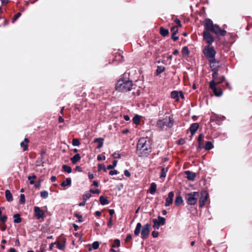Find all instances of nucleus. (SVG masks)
I'll return each mask as SVG.
<instances>
[{"mask_svg": "<svg viewBox=\"0 0 252 252\" xmlns=\"http://www.w3.org/2000/svg\"><path fill=\"white\" fill-rule=\"evenodd\" d=\"M136 153L139 157H145L151 152V142L147 138H141L137 144Z\"/></svg>", "mask_w": 252, "mask_h": 252, "instance_id": "nucleus-1", "label": "nucleus"}, {"mask_svg": "<svg viewBox=\"0 0 252 252\" xmlns=\"http://www.w3.org/2000/svg\"><path fill=\"white\" fill-rule=\"evenodd\" d=\"M204 25L205 27L204 31H207L209 32L210 31L216 34L221 35H224L226 33L225 31L220 29L217 25L214 24L213 21L209 19H207L204 21Z\"/></svg>", "mask_w": 252, "mask_h": 252, "instance_id": "nucleus-2", "label": "nucleus"}, {"mask_svg": "<svg viewBox=\"0 0 252 252\" xmlns=\"http://www.w3.org/2000/svg\"><path fill=\"white\" fill-rule=\"evenodd\" d=\"M174 125V119L170 116L160 118L157 122L156 126L160 130H163L165 127L171 128Z\"/></svg>", "mask_w": 252, "mask_h": 252, "instance_id": "nucleus-3", "label": "nucleus"}, {"mask_svg": "<svg viewBox=\"0 0 252 252\" xmlns=\"http://www.w3.org/2000/svg\"><path fill=\"white\" fill-rule=\"evenodd\" d=\"M150 227L151 225L149 223H147L142 228L141 224L138 222L134 231L135 235H138L141 231V238L143 239L147 238L150 233Z\"/></svg>", "mask_w": 252, "mask_h": 252, "instance_id": "nucleus-4", "label": "nucleus"}, {"mask_svg": "<svg viewBox=\"0 0 252 252\" xmlns=\"http://www.w3.org/2000/svg\"><path fill=\"white\" fill-rule=\"evenodd\" d=\"M131 81L127 80H119L116 85V90L120 92H125L130 91L132 88Z\"/></svg>", "mask_w": 252, "mask_h": 252, "instance_id": "nucleus-5", "label": "nucleus"}, {"mask_svg": "<svg viewBox=\"0 0 252 252\" xmlns=\"http://www.w3.org/2000/svg\"><path fill=\"white\" fill-rule=\"evenodd\" d=\"M199 196V192H191L186 194L185 199L189 205H193L196 203Z\"/></svg>", "mask_w": 252, "mask_h": 252, "instance_id": "nucleus-6", "label": "nucleus"}, {"mask_svg": "<svg viewBox=\"0 0 252 252\" xmlns=\"http://www.w3.org/2000/svg\"><path fill=\"white\" fill-rule=\"evenodd\" d=\"M203 52L206 57L209 60L214 59V57L216 55V51L213 47H211L210 45L205 47Z\"/></svg>", "mask_w": 252, "mask_h": 252, "instance_id": "nucleus-7", "label": "nucleus"}, {"mask_svg": "<svg viewBox=\"0 0 252 252\" xmlns=\"http://www.w3.org/2000/svg\"><path fill=\"white\" fill-rule=\"evenodd\" d=\"M216 85L217 83L214 80L210 82V87L213 90L215 95L217 96H220L222 94V92L221 89H217L216 87Z\"/></svg>", "mask_w": 252, "mask_h": 252, "instance_id": "nucleus-8", "label": "nucleus"}, {"mask_svg": "<svg viewBox=\"0 0 252 252\" xmlns=\"http://www.w3.org/2000/svg\"><path fill=\"white\" fill-rule=\"evenodd\" d=\"M153 221L154 222L153 228L156 229H158L160 225L164 224L165 220L164 218L159 216L158 220L156 219H154Z\"/></svg>", "mask_w": 252, "mask_h": 252, "instance_id": "nucleus-9", "label": "nucleus"}, {"mask_svg": "<svg viewBox=\"0 0 252 252\" xmlns=\"http://www.w3.org/2000/svg\"><path fill=\"white\" fill-rule=\"evenodd\" d=\"M34 214L37 219H43L45 216L44 211L37 206L34 207Z\"/></svg>", "mask_w": 252, "mask_h": 252, "instance_id": "nucleus-10", "label": "nucleus"}, {"mask_svg": "<svg viewBox=\"0 0 252 252\" xmlns=\"http://www.w3.org/2000/svg\"><path fill=\"white\" fill-rule=\"evenodd\" d=\"M203 37L204 39L206 41L207 43L209 45L212 44V43L214 42V39L213 37L207 31H204Z\"/></svg>", "mask_w": 252, "mask_h": 252, "instance_id": "nucleus-11", "label": "nucleus"}, {"mask_svg": "<svg viewBox=\"0 0 252 252\" xmlns=\"http://www.w3.org/2000/svg\"><path fill=\"white\" fill-rule=\"evenodd\" d=\"M171 98L175 99L176 101L179 100L180 97L182 99L184 98V95L183 93L181 91H172L171 93Z\"/></svg>", "mask_w": 252, "mask_h": 252, "instance_id": "nucleus-12", "label": "nucleus"}, {"mask_svg": "<svg viewBox=\"0 0 252 252\" xmlns=\"http://www.w3.org/2000/svg\"><path fill=\"white\" fill-rule=\"evenodd\" d=\"M208 196V193L206 191H204L201 193V196L199 200V204L200 207H202L205 205V203L207 201Z\"/></svg>", "mask_w": 252, "mask_h": 252, "instance_id": "nucleus-13", "label": "nucleus"}, {"mask_svg": "<svg viewBox=\"0 0 252 252\" xmlns=\"http://www.w3.org/2000/svg\"><path fill=\"white\" fill-rule=\"evenodd\" d=\"M174 195L173 192H170L168 193V195L166 199V202L165 204V206L166 207L169 206V205H170V204L172 203Z\"/></svg>", "mask_w": 252, "mask_h": 252, "instance_id": "nucleus-14", "label": "nucleus"}, {"mask_svg": "<svg viewBox=\"0 0 252 252\" xmlns=\"http://www.w3.org/2000/svg\"><path fill=\"white\" fill-rule=\"evenodd\" d=\"M210 62V66L212 69V70H216L219 67V63L215 60V59H213L209 60Z\"/></svg>", "mask_w": 252, "mask_h": 252, "instance_id": "nucleus-15", "label": "nucleus"}, {"mask_svg": "<svg viewBox=\"0 0 252 252\" xmlns=\"http://www.w3.org/2000/svg\"><path fill=\"white\" fill-rule=\"evenodd\" d=\"M185 174L187 175V178L188 180L193 181L196 177V174L195 173L190 172L189 171H186Z\"/></svg>", "mask_w": 252, "mask_h": 252, "instance_id": "nucleus-16", "label": "nucleus"}, {"mask_svg": "<svg viewBox=\"0 0 252 252\" xmlns=\"http://www.w3.org/2000/svg\"><path fill=\"white\" fill-rule=\"evenodd\" d=\"M198 127L199 126L197 123H194L190 127V131L192 135H193L195 133L198 129Z\"/></svg>", "mask_w": 252, "mask_h": 252, "instance_id": "nucleus-17", "label": "nucleus"}, {"mask_svg": "<svg viewBox=\"0 0 252 252\" xmlns=\"http://www.w3.org/2000/svg\"><path fill=\"white\" fill-rule=\"evenodd\" d=\"M5 195L6 199L8 201L11 202L13 200L12 195L9 190L7 189L5 190Z\"/></svg>", "mask_w": 252, "mask_h": 252, "instance_id": "nucleus-18", "label": "nucleus"}, {"mask_svg": "<svg viewBox=\"0 0 252 252\" xmlns=\"http://www.w3.org/2000/svg\"><path fill=\"white\" fill-rule=\"evenodd\" d=\"M149 192L151 194H154L157 190V185L155 183H152L151 184Z\"/></svg>", "mask_w": 252, "mask_h": 252, "instance_id": "nucleus-19", "label": "nucleus"}, {"mask_svg": "<svg viewBox=\"0 0 252 252\" xmlns=\"http://www.w3.org/2000/svg\"><path fill=\"white\" fill-rule=\"evenodd\" d=\"M104 139L102 138H98L94 139V142L98 143V145L97 146V149L101 148L103 144Z\"/></svg>", "mask_w": 252, "mask_h": 252, "instance_id": "nucleus-20", "label": "nucleus"}, {"mask_svg": "<svg viewBox=\"0 0 252 252\" xmlns=\"http://www.w3.org/2000/svg\"><path fill=\"white\" fill-rule=\"evenodd\" d=\"M81 159V157L79 154H77L75 155L71 158V160L73 164H75L79 161Z\"/></svg>", "mask_w": 252, "mask_h": 252, "instance_id": "nucleus-21", "label": "nucleus"}, {"mask_svg": "<svg viewBox=\"0 0 252 252\" xmlns=\"http://www.w3.org/2000/svg\"><path fill=\"white\" fill-rule=\"evenodd\" d=\"M29 142V140L27 138H25L24 141L21 142L20 146L23 148L24 151H26L28 148L27 144Z\"/></svg>", "mask_w": 252, "mask_h": 252, "instance_id": "nucleus-22", "label": "nucleus"}, {"mask_svg": "<svg viewBox=\"0 0 252 252\" xmlns=\"http://www.w3.org/2000/svg\"><path fill=\"white\" fill-rule=\"evenodd\" d=\"M100 203L103 205H106V204H108L109 203V202L107 199L106 197H104L103 196H101L100 197Z\"/></svg>", "mask_w": 252, "mask_h": 252, "instance_id": "nucleus-23", "label": "nucleus"}, {"mask_svg": "<svg viewBox=\"0 0 252 252\" xmlns=\"http://www.w3.org/2000/svg\"><path fill=\"white\" fill-rule=\"evenodd\" d=\"M183 198H182V197L180 196H178L176 197V198L175 204L176 205L179 206V205H181L183 203Z\"/></svg>", "mask_w": 252, "mask_h": 252, "instance_id": "nucleus-24", "label": "nucleus"}, {"mask_svg": "<svg viewBox=\"0 0 252 252\" xmlns=\"http://www.w3.org/2000/svg\"><path fill=\"white\" fill-rule=\"evenodd\" d=\"M182 53L183 57H187L189 54V51L187 47H184L182 50Z\"/></svg>", "mask_w": 252, "mask_h": 252, "instance_id": "nucleus-25", "label": "nucleus"}, {"mask_svg": "<svg viewBox=\"0 0 252 252\" xmlns=\"http://www.w3.org/2000/svg\"><path fill=\"white\" fill-rule=\"evenodd\" d=\"M141 116L139 115H135L133 118V123L136 125H138L140 123Z\"/></svg>", "mask_w": 252, "mask_h": 252, "instance_id": "nucleus-26", "label": "nucleus"}, {"mask_svg": "<svg viewBox=\"0 0 252 252\" xmlns=\"http://www.w3.org/2000/svg\"><path fill=\"white\" fill-rule=\"evenodd\" d=\"M71 183V180L70 178H67L65 181L62 182L61 185L63 187L70 186Z\"/></svg>", "mask_w": 252, "mask_h": 252, "instance_id": "nucleus-27", "label": "nucleus"}, {"mask_svg": "<svg viewBox=\"0 0 252 252\" xmlns=\"http://www.w3.org/2000/svg\"><path fill=\"white\" fill-rule=\"evenodd\" d=\"M213 148V144L210 142V141H208L207 142L205 145V149L207 150H211L212 149V148Z\"/></svg>", "mask_w": 252, "mask_h": 252, "instance_id": "nucleus-28", "label": "nucleus"}, {"mask_svg": "<svg viewBox=\"0 0 252 252\" xmlns=\"http://www.w3.org/2000/svg\"><path fill=\"white\" fill-rule=\"evenodd\" d=\"M160 34L163 36H166L168 34V31L163 28H161L160 30Z\"/></svg>", "mask_w": 252, "mask_h": 252, "instance_id": "nucleus-29", "label": "nucleus"}, {"mask_svg": "<svg viewBox=\"0 0 252 252\" xmlns=\"http://www.w3.org/2000/svg\"><path fill=\"white\" fill-rule=\"evenodd\" d=\"M14 222L15 223H19L21 221V219L20 217V215L18 214H16L14 215Z\"/></svg>", "mask_w": 252, "mask_h": 252, "instance_id": "nucleus-30", "label": "nucleus"}, {"mask_svg": "<svg viewBox=\"0 0 252 252\" xmlns=\"http://www.w3.org/2000/svg\"><path fill=\"white\" fill-rule=\"evenodd\" d=\"M117 160H114L113 164L112 165H108L107 167V169L108 170L113 169V168H114V167H115L117 166Z\"/></svg>", "mask_w": 252, "mask_h": 252, "instance_id": "nucleus-31", "label": "nucleus"}, {"mask_svg": "<svg viewBox=\"0 0 252 252\" xmlns=\"http://www.w3.org/2000/svg\"><path fill=\"white\" fill-rule=\"evenodd\" d=\"M63 167L65 172H66L68 173H70L71 172L72 170H71V168L70 167L64 165L63 166Z\"/></svg>", "mask_w": 252, "mask_h": 252, "instance_id": "nucleus-32", "label": "nucleus"}, {"mask_svg": "<svg viewBox=\"0 0 252 252\" xmlns=\"http://www.w3.org/2000/svg\"><path fill=\"white\" fill-rule=\"evenodd\" d=\"M41 196L43 198H47L48 197V192L47 191H43L40 193Z\"/></svg>", "mask_w": 252, "mask_h": 252, "instance_id": "nucleus-33", "label": "nucleus"}, {"mask_svg": "<svg viewBox=\"0 0 252 252\" xmlns=\"http://www.w3.org/2000/svg\"><path fill=\"white\" fill-rule=\"evenodd\" d=\"M98 169L99 171H100L101 170H103L105 172H106L107 170H108L107 169V168H105L104 165L101 164H98Z\"/></svg>", "mask_w": 252, "mask_h": 252, "instance_id": "nucleus-34", "label": "nucleus"}, {"mask_svg": "<svg viewBox=\"0 0 252 252\" xmlns=\"http://www.w3.org/2000/svg\"><path fill=\"white\" fill-rule=\"evenodd\" d=\"M167 171V169L163 168L162 169L161 173L160 176V178H164L166 176Z\"/></svg>", "mask_w": 252, "mask_h": 252, "instance_id": "nucleus-35", "label": "nucleus"}, {"mask_svg": "<svg viewBox=\"0 0 252 252\" xmlns=\"http://www.w3.org/2000/svg\"><path fill=\"white\" fill-rule=\"evenodd\" d=\"M80 143L78 139H73L72 140V145L74 146H78L80 145Z\"/></svg>", "mask_w": 252, "mask_h": 252, "instance_id": "nucleus-36", "label": "nucleus"}, {"mask_svg": "<svg viewBox=\"0 0 252 252\" xmlns=\"http://www.w3.org/2000/svg\"><path fill=\"white\" fill-rule=\"evenodd\" d=\"M171 31L172 32V34H175L178 32V26H173L171 28Z\"/></svg>", "mask_w": 252, "mask_h": 252, "instance_id": "nucleus-37", "label": "nucleus"}, {"mask_svg": "<svg viewBox=\"0 0 252 252\" xmlns=\"http://www.w3.org/2000/svg\"><path fill=\"white\" fill-rule=\"evenodd\" d=\"M99 243L97 241L94 242L92 244L93 248L94 250H96L99 247Z\"/></svg>", "mask_w": 252, "mask_h": 252, "instance_id": "nucleus-38", "label": "nucleus"}, {"mask_svg": "<svg viewBox=\"0 0 252 252\" xmlns=\"http://www.w3.org/2000/svg\"><path fill=\"white\" fill-rule=\"evenodd\" d=\"M56 244H57V248L59 250H63L64 249V248L65 247V246L64 244H61L59 243H56Z\"/></svg>", "mask_w": 252, "mask_h": 252, "instance_id": "nucleus-39", "label": "nucleus"}, {"mask_svg": "<svg viewBox=\"0 0 252 252\" xmlns=\"http://www.w3.org/2000/svg\"><path fill=\"white\" fill-rule=\"evenodd\" d=\"M115 244L112 246L113 247H115V246L117 247H119L120 246V241L118 239H116L114 241Z\"/></svg>", "mask_w": 252, "mask_h": 252, "instance_id": "nucleus-40", "label": "nucleus"}, {"mask_svg": "<svg viewBox=\"0 0 252 252\" xmlns=\"http://www.w3.org/2000/svg\"><path fill=\"white\" fill-rule=\"evenodd\" d=\"M91 197L90 193H87L84 195V200L86 201L87 200L89 199Z\"/></svg>", "mask_w": 252, "mask_h": 252, "instance_id": "nucleus-41", "label": "nucleus"}, {"mask_svg": "<svg viewBox=\"0 0 252 252\" xmlns=\"http://www.w3.org/2000/svg\"><path fill=\"white\" fill-rule=\"evenodd\" d=\"M0 220L2 223H4L7 220V217L6 216H1L0 217Z\"/></svg>", "mask_w": 252, "mask_h": 252, "instance_id": "nucleus-42", "label": "nucleus"}, {"mask_svg": "<svg viewBox=\"0 0 252 252\" xmlns=\"http://www.w3.org/2000/svg\"><path fill=\"white\" fill-rule=\"evenodd\" d=\"M25 196L24 194H21L20 195V202L22 204L25 203Z\"/></svg>", "mask_w": 252, "mask_h": 252, "instance_id": "nucleus-43", "label": "nucleus"}, {"mask_svg": "<svg viewBox=\"0 0 252 252\" xmlns=\"http://www.w3.org/2000/svg\"><path fill=\"white\" fill-rule=\"evenodd\" d=\"M112 156L115 158H120L121 157L120 154L118 153H114L113 154Z\"/></svg>", "mask_w": 252, "mask_h": 252, "instance_id": "nucleus-44", "label": "nucleus"}, {"mask_svg": "<svg viewBox=\"0 0 252 252\" xmlns=\"http://www.w3.org/2000/svg\"><path fill=\"white\" fill-rule=\"evenodd\" d=\"M214 72L213 74H212V77L213 78V80L215 81V80L217 78L218 73H217V70H214Z\"/></svg>", "mask_w": 252, "mask_h": 252, "instance_id": "nucleus-45", "label": "nucleus"}, {"mask_svg": "<svg viewBox=\"0 0 252 252\" xmlns=\"http://www.w3.org/2000/svg\"><path fill=\"white\" fill-rule=\"evenodd\" d=\"M152 236L154 238H157L158 236V231H154L152 233Z\"/></svg>", "mask_w": 252, "mask_h": 252, "instance_id": "nucleus-46", "label": "nucleus"}, {"mask_svg": "<svg viewBox=\"0 0 252 252\" xmlns=\"http://www.w3.org/2000/svg\"><path fill=\"white\" fill-rule=\"evenodd\" d=\"M118 171L116 170H111L109 172V174L111 175H117V174H118Z\"/></svg>", "mask_w": 252, "mask_h": 252, "instance_id": "nucleus-47", "label": "nucleus"}, {"mask_svg": "<svg viewBox=\"0 0 252 252\" xmlns=\"http://www.w3.org/2000/svg\"><path fill=\"white\" fill-rule=\"evenodd\" d=\"M224 78L223 77H221L219 78V81H215L217 83V85L218 84L221 83L224 80Z\"/></svg>", "mask_w": 252, "mask_h": 252, "instance_id": "nucleus-48", "label": "nucleus"}, {"mask_svg": "<svg viewBox=\"0 0 252 252\" xmlns=\"http://www.w3.org/2000/svg\"><path fill=\"white\" fill-rule=\"evenodd\" d=\"M203 137V136L202 134H200V135L198 137V140L199 142L200 146L201 145V142L202 141Z\"/></svg>", "mask_w": 252, "mask_h": 252, "instance_id": "nucleus-49", "label": "nucleus"}, {"mask_svg": "<svg viewBox=\"0 0 252 252\" xmlns=\"http://www.w3.org/2000/svg\"><path fill=\"white\" fill-rule=\"evenodd\" d=\"M107 225L108 226V227H109L110 228H111L112 226V225H113V222H112V218H111L107 223Z\"/></svg>", "mask_w": 252, "mask_h": 252, "instance_id": "nucleus-50", "label": "nucleus"}, {"mask_svg": "<svg viewBox=\"0 0 252 252\" xmlns=\"http://www.w3.org/2000/svg\"><path fill=\"white\" fill-rule=\"evenodd\" d=\"M21 16V13L20 12L19 13H17L15 16H14V19H13V22L14 21H15L16 20H17L20 16Z\"/></svg>", "mask_w": 252, "mask_h": 252, "instance_id": "nucleus-51", "label": "nucleus"}, {"mask_svg": "<svg viewBox=\"0 0 252 252\" xmlns=\"http://www.w3.org/2000/svg\"><path fill=\"white\" fill-rule=\"evenodd\" d=\"M90 191L93 193L99 194L100 193V191L97 189H96L95 190L91 189Z\"/></svg>", "mask_w": 252, "mask_h": 252, "instance_id": "nucleus-52", "label": "nucleus"}, {"mask_svg": "<svg viewBox=\"0 0 252 252\" xmlns=\"http://www.w3.org/2000/svg\"><path fill=\"white\" fill-rule=\"evenodd\" d=\"M175 22L177 24V26H178V27H181V23H180V21L179 19H176L175 20Z\"/></svg>", "mask_w": 252, "mask_h": 252, "instance_id": "nucleus-53", "label": "nucleus"}, {"mask_svg": "<svg viewBox=\"0 0 252 252\" xmlns=\"http://www.w3.org/2000/svg\"><path fill=\"white\" fill-rule=\"evenodd\" d=\"M75 216L79 219V220H78V221L79 222H82V220H81V218H82V216L81 215H79L77 214H75Z\"/></svg>", "mask_w": 252, "mask_h": 252, "instance_id": "nucleus-54", "label": "nucleus"}, {"mask_svg": "<svg viewBox=\"0 0 252 252\" xmlns=\"http://www.w3.org/2000/svg\"><path fill=\"white\" fill-rule=\"evenodd\" d=\"M124 174H125V176H126V177H129L130 176V173L127 170H125Z\"/></svg>", "mask_w": 252, "mask_h": 252, "instance_id": "nucleus-55", "label": "nucleus"}, {"mask_svg": "<svg viewBox=\"0 0 252 252\" xmlns=\"http://www.w3.org/2000/svg\"><path fill=\"white\" fill-rule=\"evenodd\" d=\"M132 239V236L130 234H128L127 235L126 238V241L128 242L129 240Z\"/></svg>", "mask_w": 252, "mask_h": 252, "instance_id": "nucleus-56", "label": "nucleus"}, {"mask_svg": "<svg viewBox=\"0 0 252 252\" xmlns=\"http://www.w3.org/2000/svg\"><path fill=\"white\" fill-rule=\"evenodd\" d=\"M56 244V242L55 243H52L50 245V246H49V249L50 250H52L54 247V245Z\"/></svg>", "mask_w": 252, "mask_h": 252, "instance_id": "nucleus-57", "label": "nucleus"}, {"mask_svg": "<svg viewBox=\"0 0 252 252\" xmlns=\"http://www.w3.org/2000/svg\"><path fill=\"white\" fill-rule=\"evenodd\" d=\"M97 158L98 160H105V157L104 156L103 158H102L100 156H98Z\"/></svg>", "mask_w": 252, "mask_h": 252, "instance_id": "nucleus-58", "label": "nucleus"}, {"mask_svg": "<svg viewBox=\"0 0 252 252\" xmlns=\"http://www.w3.org/2000/svg\"><path fill=\"white\" fill-rule=\"evenodd\" d=\"M15 246H19L20 244V242L19 241V240L18 239H16L15 240Z\"/></svg>", "mask_w": 252, "mask_h": 252, "instance_id": "nucleus-59", "label": "nucleus"}, {"mask_svg": "<svg viewBox=\"0 0 252 252\" xmlns=\"http://www.w3.org/2000/svg\"><path fill=\"white\" fill-rule=\"evenodd\" d=\"M88 177L90 179H92L94 177V175L91 173H89Z\"/></svg>", "mask_w": 252, "mask_h": 252, "instance_id": "nucleus-60", "label": "nucleus"}, {"mask_svg": "<svg viewBox=\"0 0 252 252\" xmlns=\"http://www.w3.org/2000/svg\"><path fill=\"white\" fill-rule=\"evenodd\" d=\"M172 38L174 40L176 41L178 39V37L175 35V34H172Z\"/></svg>", "mask_w": 252, "mask_h": 252, "instance_id": "nucleus-61", "label": "nucleus"}, {"mask_svg": "<svg viewBox=\"0 0 252 252\" xmlns=\"http://www.w3.org/2000/svg\"><path fill=\"white\" fill-rule=\"evenodd\" d=\"M109 212L111 216H112L115 213L114 210L112 209L109 210Z\"/></svg>", "mask_w": 252, "mask_h": 252, "instance_id": "nucleus-62", "label": "nucleus"}, {"mask_svg": "<svg viewBox=\"0 0 252 252\" xmlns=\"http://www.w3.org/2000/svg\"><path fill=\"white\" fill-rule=\"evenodd\" d=\"M85 204H86V201L84 200L83 202L80 203L79 204V205L80 206H84L85 205Z\"/></svg>", "mask_w": 252, "mask_h": 252, "instance_id": "nucleus-63", "label": "nucleus"}, {"mask_svg": "<svg viewBox=\"0 0 252 252\" xmlns=\"http://www.w3.org/2000/svg\"><path fill=\"white\" fill-rule=\"evenodd\" d=\"M124 119L126 121H128V120H129L130 118H129V117L128 115H125L124 116Z\"/></svg>", "mask_w": 252, "mask_h": 252, "instance_id": "nucleus-64", "label": "nucleus"}]
</instances>
